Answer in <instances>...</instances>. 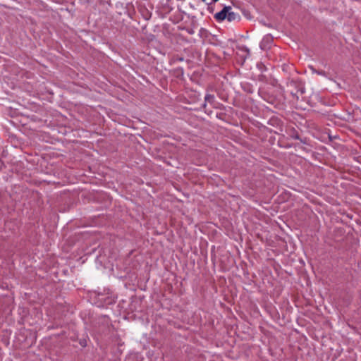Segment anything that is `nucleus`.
<instances>
[{
  "mask_svg": "<svg viewBox=\"0 0 361 361\" xmlns=\"http://www.w3.org/2000/svg\"><path fill=\"white\" fill-rule=\"evenodd\" d=\"M80 344L82 347L86 346V345H87V340H85V339L80 340Z\"/></svg>",
  "mask_w": 361,
  "mask_h": 361,
  "instance_id": "20e7f679",
  "label": "nucleus"
},
{
  "mask_svg": "<svg viewBox=\"0 0 361 361\" xmlns=\"http://www.w3.org/2000/svg\"><path fill=\"white\" fill-rule=\"evenodd\" d=\"M186 31H187V32H188V34H190V35H193V34H194V32H194V30H193L192 29H190V28L186 29Z\"/></svg>",
  "mask_w": 361,
  "mask_h": 361,
  "instance_id": "39448f33",
  "label": "nucleus"
},
{
  "mask_svg": "<svg viewBox=\"0 0 361 361\" xmlns=\"http://www.w3.org/2000/svg\"><path fill=\"white\" fill-rule=\"evenodd\" d=\"M231 8L230 6H225L220 12L216 13L214 15V18L218 21H222L226 18L227 13L228 11H231Z\"/></svg>",
  "mask_w": 361,
  "mask_h": 361,
  "instance_id": "f257e3e1",
  "label": "nucleus"
},
{
  "mask_svg": "<svg viewBox=\"0 0 361 361\" xmlns=\"http://www.w3.org/2000/svg\"><path fill=\"white\" fill-rule=\"evenodd\" d=\"M226 18L228 21L231 22V21L240 19V16L237 13H235L234 12L228 11L227 13Z\"/></svg>",
  "mask_w": 361,
  "mask_h": 361,
  "instance_id": "f03ea898",
  "label": "nucleus"
},
{
  "mask_svg": "<svg viewBox=\"0 0 361 361\" xmlns=\"http://www.w3.org/2000/svg\"><path fill=\"white\" fill-rule=\"evenodd\" d=\"M295 139H298V138H299V137L297 135V136H295Z\"/></svg>",
  "mask_w": 361,
  "mask_h": 361,
  "instance_id": "423d86ee",
  "label": "nucleus"
},
{
  "mask_svg": "<svg viewBox=\"0 0 361 361\" xmlns=\"http://www.w3.org/2000/svg\"><path fill=\"white\" fill-rule=\"evenodd\" d=\"M205 102L213 103L214 101V96L210 94H207L204 97Z\"/></svg>",
  "mask_w": 361,
  "mask_h": 361,
  "instance_id": "7ed1b4c3",
  "label": "nucleus"
}]
</instances>
